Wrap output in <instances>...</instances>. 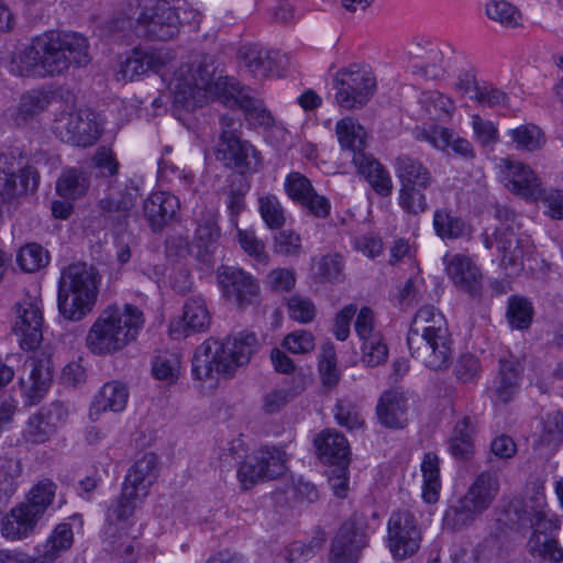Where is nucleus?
Returning a JSON list of instances; mask_svg holds the SVG:
<instances>
[{"label": "nucleus", "mask_w": 563, "mask_h": 563, "mask_svg": "<svg viewBox=\"0 0 563 563\" xmlns=\"http://www.w3.org/2000/svg\"><path fill=\"white\" fill-rule=\"evenodd\" d=\"M216 67L211 57L201 56L191 63L180 65L174 73L168 88L174 102L186 110L201 107L208 99L218 98L225 106L244 111L250 125L268 129L274 125L272 113L258 99L233 78L214 77Z\"/></svg>", "instance_id": "1"}, {"label": "nucleus", "mask_w": 563, "mask_h": 563, "mask_svg": "<svg viewBox=\"0 0 563 563\" xmlns=\"http://www.w3.org/2000/svg\"><path fill=\"white\" fill-rule=\"evenodd\" d=\"M88 40L77 32L51 30L13 53L8 70L22 78L44 79L65 74L71 65L89 64Z\"/></svg>", "instance_id": "2"}, {"label": "nucleus", "mask_w": 563, "mask_h": 563, "mask_svg": "<svg viewBox=\"0 0 563 563\" xmlns=\"http://www.w3.org/2000/svg\"><path fill=\"white\" fill-rule=\"evenodd\" d=\"M258 347L254 332L241 331L223 341L210 338L196 347L191 374L200 382L216 377L232 378L240 367L250 363Z\"/></svg>", "instance_id": "3"}, {"label": "nucleus", "mask_w": 563, "mask_h": 563, "mask_svg": "<svg viewBox=\"0 0 563 563\" xmlns=\"http://www.w3.org/2000/svg\"><path fill=\"white\" fill-rule=\"evenodd\" d=\"M452 344L444 316L433 306L421 307L407 333L411 356L432 371H443L452 363Z\"/></svg>", "instance_id": "4"}, {"label": "nucleus", "mask_w": 563, "mask_h": 563, "mask_svg": "<svg viewBox=\"0 0 563 563\" xmlns=\"http://www.w3.org/2000/svg\"><path fill=\"white\" fill-rule=\"evenodd\" d=\"M144 323L143 312L135 306H108L90 327L86 346L96 355H110L132 342Z\"/></svg>", "instance_id": "5"}, {"label": "nucleus", "mask_w": 563, "mask_h": 563, "mask_svg": "<svg viewBox=\"0 0 563 563\" xmlns=\"http://www.w3.org/2000/svg\"><path fill=\"white\" fill-rule=\"evenodd\" d=\"M100 282L98 271L86 263H74L65 267L58 280L59 314L71 322L84 320L96 306Z\"/></svg>", "instance_id": "6"}, {"label": "nucleus", "mask_w": 563, "mask_h": 563, "mask_svg": "<svg viewBox=\"0 0 563 563\" xmlns=\"http://www.w3.org/2000/svg\"><path fill=\"white\" fill-rule=\"evenodd\" d=\"M221 132L214 146V156L225 168L241 175L255 173L262 165L261 153L247 140L240 135L239 120L232 115L220 117Z\"/></svg>", "instance_id": "7"}, {"label": "nucleus", "mask_w": 563, "mask_h": 563, "mask_svg": "<svg viewBox=\"0 0 563 563\" xmlns=\"http://www.w3.org/2000/svg\"><path fill=\"white\" fill-rule=\"evenodd\" d=\"M376 77L367 67L353 65L339 70L334 77L335 101L352 110L363 108L376 90Z\"/></svg>", "instance_id": "8"}, {"label": "nucleus", "mask_w": 563, "mask_h": 563, "mask_svg": "<svg viewBox=\"0 0 563 563\" xmlns=\"http://www.w3.org/2000/svg\"><path fill=\"white\" fill-rule=\"evenodd\" d=\"M185 15L197 16L192 9L185 7L173 8L166 1H157L152 7H145L137 18V22L145 29V36L150 40L169 41L176 37L179 29L189 21Z\"/></svg>", "instance_id": "9"}, {"label": "nucleus", "mask_w": 563, "mask_h": 563, "mask_svg": "<svg viewBox=\"0 0 563 563\" xmlns=\"http://www.w3.org/2000/svg\"><path fill=\"white\" fill-rule=\"evenodd\" d=\"M54 131L63 142L88 147L99 140L102 126L95 112L81 109L76 112H62L55 121Z\"/></svg>", "instance_id": "10"}, {"label": "nucleus", "mask_w": 563, "mask_h": 563, "mask_svg": "<svg viewBox=\"0 0 563 563\" xmlns=\"http://www.w3.org/2000/svg\"><path fill=\"white\" fill-rule=\"evenodd\" d=\"M217 282L222 296L239 309L244 310L258 301L256 278L239 267L221 265L217 269Z\"/></svg>", "instance_id": "11"}, {"label": "nucleus", "mask_w": 563, "mask_h": 563, "mask_svg": "<svg viewBox=\"0 0 563 563\" xmlns=\"http://www.w3.org/2000/svg\"><path fill=\"white\" fill-rule=\"evenodd\" d=\"M421 534L415 516L408 511H395L387 525V543L395 559L404 560L420 548Z\"/></svg>", "instance_id": "12"}, {"label": "nucleus", "mask_w": 563, "mask_h": 563, "mask_svg": "<svg viewBox=\"0 0 563 563\" xmlns=\"http://www.w3.org/2000/svg\"><path fill=\"white\" fill-rule=\"evenodd\" d=\"M368 545L364 520L354 515L343 522L331 544L332 563H355Z\"/></svg>", "instance_id": "13"}, {"label": "nucleus", "mask_w": 563, "mask_h": 563, "mask_svg": "<svg viewBox=\"0 0 563 563\" xmlns=\"http://www.w3.org/2000/svg\"><path fill=\"white\" fill-rule=\"evenodd\" d=\"M481 240L487 250L496 245L503 254L501 264L507 267H520L526 256L532 253V241L527 235H519L515 231L503 232L501 228H496L493 233L484 231Z\"/></svg>", "instance_id": "14"}, {"label": "nucleus", "mask_w": 563, "mask_h": 563, "mask_svg": "<svg viewBox=\"0 0 563 563\" xmlns=\"http://www.w3.org/2000/svg\"><path fill=\"white\" fill-rule=\"evenodd\" d=\"M43 311L40 301L26 298L16 306L14 333L20 338V346L26 351L35 350L43 339Z\"/></svg>", "instance_id": "15"}, {"label": "nucleus", "mask_w": 563, "mask_h": 563, "mask_svg": "<svg viewBox=\"0 0 563 563\" xmlns=\"http://www.w3.org/2000/svg\"><path fill=\"white\" fill-rule=\"evenodd\" d=\"M239 58L247 71L258 79L280 75L287 65V58L278 51L268 49L260 44L243 45Z\"/></svg>", "instance_id": "16"}, {"label": "nucleus", "mask_w": 563, "mask_h": 563, "mask_svg": "<svg viewBox=\"0 0 563 563\" xmlns=\"http://www.w3.org/2000/svg\"><path fill=\"white\" fill-rule=\"evenodd\" d=\"M66 418L67 410L59 401L42 407L30 416L22 433L23 439L32 444H42L56 433L57 429L65 423Z\"/></svg>", "instance_id": "17"}, {"label": "nucleus", "mask_w": 563, "mask_h": 563, "mask_svg": "<svg viewBox=\"0 0 563 563\" xmlns=\"http://www.w3.org/2000/svg\"><path fill=\"white\" fill-rule=\"evenodd\" d=\"M24 371L29 372L27 378H20V384L29 406L37 405L46 395L53 374L51 360L44 353L29 356L24 362Z\"/></svg>", "instance_id": "18"}, {"label": "nucleus", "mask_w": 563, "mask_h": 563, "mask_svg": "<svg viewBox=\"0 0 563 563\" xmlns=\"http://www.w3.org/2000/svg\"><path fill=\"white\" fill-rule=\"evenodd\" d=\"M523 367L514 356L498 360L496 376L489 387V398L494 406H505L514 400L520 387Z\"/></svg>", "instance_id": "19"}, {"label": "nucleus", "mask_w": 563, "mask_h": 563, "mask_svg": "<svg viewBox=\"0 0 563 563\" xmlns=\"http://www.w3.org/2000/svg\"><path fill=\"white\" fill-rule=\"evenodd\" d=\"M174 57V53L169 49L145 51L134 48L125 60L121 63L119 75L123 79L132 81L148 70L159 71Z\"/></svg>", "instance_id": "20"}, {"label": "nucleus", "mask_w": 563, "mask_h": 563, "mask_svg": "<svg viewBox=\"0 0 563 563\" xmlns=\"http://www.w3.org/2000/svg\"><path fill=\"white\" fill-rule=\"evenodd\" d=\"M505 186L514 194L531 201L541 197L542 183L536 173L521 162L504 159Z\"/></svg>", "instance_id": "21"}, {"label": "nucleus", "mask_w": 563, "mask_h": 563, "mask_svg": "<svg viewBox=\"0 0 563 563\" xmlns=\"http://www.w3.org/2000/svg\"><path fill=\"white\" fill-rule=\"evenodd\" d=\"M179 209V199L168 191L153 192L143 203L144 217L153 232H161L174 221Z\"/></svg>", "instance_id": "22"}, {"label": "nucleus", "mask_w": 563, "mask_h": 563, "mask_svg": "<svg viewBox=\"0 0 563 563\" xmlns=\"http://www.w3.org/2000/svg\"><path fill=\"white\" fill-rule=\"evenodd\" d=\"M40 175L35 168H25L21 174L4 175L0 184V216L16 205L29 192L36 191Z\"/></svg>", "instance_id": "23"}, {"label": "nucleus", "mask_w": 563, "mask_h": 563, "mask_svg": "<svg viewBox=\"0 0 563 563\" xmlns=\"http://www.w3.org/2000/svg\"><path fill=\"white\" fill-rule=\"evenodd\" d=\"M449 278L461 290L476 297L482 291V274L475 263L465 255L455 254L450 260L444 257Z\"/></svg>", "instance_id": "24"}, {"label": "nucleus", "mask_w": 563, "mask_h": 563, "mask_svg": "<svg viewBox=\"0 0 563 563\" xmlns=\"http://www.w3.org/2000/svg\"><path fill=\"white\" fill-rule=\"evenodd\" d=\"M393 167L400 186L430 188L434 181L430 168L411 154L401 153L396 156Z\"/></svg>", "instance_id": "25"}, {"label": "nucleus", "mask_w": 563, "mask_h": 563, "mask_svg": "<svg viewBox=\"0 0 563 563\" xmlns=\"http://www.w3.org/2000/svg\"><path fill=\"white\" fill-rule=\"evenodd\" d=\"M41 520L20 503L1 520L0 533L9 542H16L33 536Z\"/></svg>", "instance_id": "26"}, {"label": "nucleus", "mask_w": 563, "mask_h": 563, "mask_svg": "<svg viewBox=\"0 0 563 563\" xmlns=\"http://www.w3.org/2000/svg\"><path fill=\"white\" fill-rule=\"evenodd\" d=\"M74 544L73 527L68 522H60L54 527L46 540L36 547L35 563H55L67 553Z\"/></svg>", "instance_id": "27"}, {"label": "nucleus", "mask_w": 563, "mask_h": 563, "mask_svg": "<svg viewBox=\"0 0 563 563\" xmlns=\"http://www.w3.org/2000/svg\"><path fill=\"white\" fill-rule=\"evenodd\" d=\"M158 459L154 453H145L128 470L123 486L146 498L157 477Z\"/></svg>", "instance_id": "28"}, {"label": "nucleus", "mask_w": 563, "mask_h": 563, "mask_svg": "<svg viewBox=\"0 0 563 563\" xmlns=\"http://www.w3.org/2000/svg\"><path fill=\"white\" fill-rule=\"evenodd\" d=\"M338 142L344 152L352 154V163L358 162L357 157L364 158L366 153L367 132L358 121L351 117L339 120L335 124Z\"/></svg>", "instance_id": "29"}, {"label": "nucleus", "mask_w": 563, "mask_h": 563, "mask_svg": "<svg viewBox=\"0 0 563 563\" xmlns=\"http://www.w3.org/2000/svg\"><path fill=\"white\" fill-rule=\"evenodd\" d=\"M543 492L537 489L528 498L515 497L505 508V515L509 523L520 527H530L534 519L547 507Z\"/></svg>", "instance_id": "30"}, {"label": "nucleus", "mask_w": 563, "mask_h": 563, "mask_svg": "<svg viewBox=\"0 0 563 563\" xmlns=\"http://www.w3.org/2000/svg\"><path fill=\"white\" fill-rule=\"evenodd\" d=\"M412 56L416 62L411 65L412 73L426 79H439L445 74L446 65L442 51L437 44L426 42L417 44Z\"/></svg>", "instance_id": "31"}, {"label": "nucleus", "mask_w": 563, "mask_h": 563, "mask_svg": "<svg viewBox=\"0 0 563 563\" xmlns=\"http://www.w3.org/2000/svg\"><path fill=\"white\" fill-rule=\"evenodd\" d=\"M498 492V477L493 473L482 472L471 484L463 499L481 515L490 507Z\"/></svg>", "instance_id": "32"}, {"label": "nucleus", "mask_w": 563, "mask_h": 563, "mask_svg": "<svg viewBox=\"0 0 563 563\" xmlns=\"http://www.w3.org/2000/svg\"><path fill=\"white\" fill-rule=\"evenodd\" d=\"M407 399L401 393L387 390L380 396L376 412L383 426L399 429L407 423Z\"/></svg>", "instance_id": "33"}, {"label": "nucleus", "mask_w": 563, "mask_h": 563, "mask_svg": "<svg viewBox=\"0 0 563 563\" xmlns=\"http://www.w3.org/2000/svg\"><path fill=\"white\" fill-rule=\"evenodd\" d=\"M354 164L357 173L369 184L372 189L382 197H389L393 194V179L388 169L372 154L364 158L357 157Z\"/></svg>", "instance_id": "34"}, {"label": "nucleus", "mask_w": 563, "mask_h": 563, "mask_svg": "<svg viewBox=\"0 0 563 563\" xmlns=\"http://www.w3.org/2000/svg\"><path fill=\"white\" fill-rule=\"evenodd\" d=\"M321 461L331 465L349 464L350 445L345 437L336 431H323L314 439Z\"/></svg>", "instance_id": "35"}, {"label": "nucleus", "mask_w": 563, "mask_h": 563, "mask_svg": "<svg viewBox=\"0 0 563 563\" xmlns=\"http://www.w3.org/2000/svg\"><path fill=\"white\" fill-rule=\"evenodd\" d=\"M210 313L206 301L199 296L189 297L184 303L183 311V331H179L175 324H170L173 335L184 334L185 336L194 332H202L210 325Z\"/></svg>", "instance_id": "36"}, {"label": "nucleus", "mask_w": 563, "mask_h": 563, "mask_svg": "<svg viewBox=\"0 0 563 563\" xmlns=\"http://www.w3.org/2000/svg\"><path fill=\"white\" fill-rule=\"evenodd\" d=\"M475 424L471 417L465 416L459 420L448 441V450L457 461H470L474 456Z\"/></svg>", "instance_id": "37"}, {"label": "nucleus", "mask_w": 563, "mask_h": 563, "mask_svg": "<svg viewBox=\"0 0 563 563\" xmlns=\"http://www.w3.org/2000/svg\"><path fill=\"white\" fill-rule=\"evenodd\" d=\"M56 490L57 485L52 479L44 478L30 489L21 504L42 520L55 499Z\"/></svg>", "instance_id": "38"}, {"label": "nucleus", "mask_w": 563, "mask_h": 563, "mask_svg": "<svg viewBox=\"0 0 563 563\" xmlns=\"http://www.w3.org/2000/svg\"><path fill=\"white\" fill-rule=\"evenodd\" d=\"M221 236L218 225V217L211 210H203L197 218V228L195 230V241L199 249H203L207 254L216 251Z\"/></svg>", "instance_id": "39"}, {"label": "nucleus", "mask_w": 563, "mask_h": 563, "mask_svg": "<svg viewBox=\"0 0 563 563\" xmlns=\"http://www.w3.org/2000/svg\"><path fill=\"white\" fill-rule=\"evenodd\" d=\"M89 188L87 174L76 167L63 169L56 181L57 194L66 199H78L86 195Z\"/></svg>", "instance_id": "40"}, {"label": "nucleus", "mask_w": 563, "mask_h": 563, "mask_svg": "<svg viewBox=\"0 0 563 563\" xmlns=\"http://www.w3.org/2000/svg\"><path fill=\"white\" fill-rule=\"evenodd\" d=\"M429 142L437 148H445L450 146L452 151L464 157L474 158L475 151L472 143L456 135L452 130L443 126L434 128L428 135Z\"/></svg>", "instance_id": "41"}, {"label": "nucleus", "mask_w": 563, "mask_h": 563, "mask_svg": "<svg viewBox=\"0 0 563 563\" xmlns=\"http://www.w3.org/2000/svg\"><path fill=\"white\" fill-rule=\"evenodd\" d=\"M129 391L124 384L110 382L103 385L96 396L92 408L96 411H122L128 402Z\"/></svg>", "instance_id": "42"}, {"label": "nucleus", "mask_w": 563, "mask_h": 563, "mask_svg": "<svg viewBox=\"0 0 563 563\" xmlns=\"http://www.w3.org/2000/svg\"><path fill=\"white\" fill-rule=\"evenodd\" d=\"M421 472L423 477L422 497L431 504L435 503L441 488L440 481V460L434 452H427L421 462Z\"/></svg>", "instance_id": "43"}, {"label": "nucleus", "mask_w": 563, "mask_h": 563, "mask_svg": "<svg viewBox=\"0 0 563 563\" xmlns=\"http://www.w3.org/2000/svg\"><path fill=\"white\" fill-rule=\"evenodd\" d=\"M433 229L442 240H457L465 234L466 223L453 211L440 208L433 214Z\"/></svg>", "instance_id": "44"}, {"label": "nucleus", "mask_w": 563, "mask_h": 563, "mask_svg": "<svg viewBox=\"0 0 563 563\" xmlns=\"http://www.w3.org/2000/svg\"><path fill=\"white\" fill-rule=\"evenodd\" d=\"M144 499V497H139L137 493L122 485L121 494L107 510V520L110 523L128 521Z\"/></svg>", "instance_id": "45"}, {"label": "nucleus", "mask_w": 563, "mask_h": 563, "mask_svg": "<svg viewBox=\"0 0 563 563\" xmlns=\"http://www.w3.org/2000/svg\"><path fill=\"white\" fill-rule=\"evenodd\" d=\"M528 548L530 554L539 563H560L563 561V548L555 537L540 539L538 536H531L528 540Z\"/></svg>", "instance_id": "46"}, {"label": "nucleus", "mask_w": 563, "mask_h": 563, "mask_svg": "<svg viewBox=\"0 0 563 563\" xmlns=\"http://www.w3.org/2000/svg\"><path fill=\"white\" fill-rule=\"evenodd\" d=\"M479 515L467 504L463 497L452 503L444 512L443 528L450 531H460L468 527Z\"/></svg>", "instance_id": "47"}, {"label": "nucleus", "mask_w": 563, "mask_h": 563, "mask_svg": "<svg viewBox=\"0 0 563 563\" xmlns=\"http://www.w3.org/2000/svg\"><path fill=\"white\" fill-rule=\"evenodd\" d=\"M507 134L517 150L534 152L540 150L545 143L544 133L538 125L532 123L510 129Z\"/></svg>", "instance_id": "48"}, {"label": "nucleus", "mask_w": 563, "mask_h": 563, "mask_svg": "<svg viewBox=\"0 0 563 563\" xmlns=\"http://www.w3.org/2000/svg\"><path fill=\"white\" fill-rule=\"evenodd\" d=\"M139 197V189L136 187H125L117 195H109L100 199L98 206L103 212L120 213V217L126 219Z\"/></svg>", "instance_id": "49"}, {"label": "nucleus", "mask_w": 563, "mask_h": 563, "mask_svg": "<svg viewBox=\"0 0 563 563\" xmlns=\"http://www.w3.org/2000/svg\"><path fill=\"white\" fill-rule=\"evenodd\" d=\"M419 103L423 107L426 112L435 120L451 117L455 110L454 101L437 90L423 91L420 95Z\"/></svg>", "instance_id": "50"}, {"label": "nucleus", "mask_w": 563, "mask_h": 563, "mask_svg": "<svg viewBox=\"0 0 563 563\" xmlns=\"http://www.w3.org/2000/svg\"><path fill=\"white\" fill-rule=\"evenodd\" d=\"M47 106L46 98L40 92H26L21 96L19 106L11 114L15 124H25L29 120L41 113Z\"/></svg>", "instance_id": "51"}, {"label": "nucleus", "mask_w": 563, "mask_h": 563, "mask_svg": "<svg viewBox=\"0 0 563 563\" xmlns=\"http://www.w3.org/2000/svg\"><path fill=\"white\" fill-rule=\"evenodd\" d=\"M422 187L400 186L398 190V205L408 214L419 216L429 209V203Z\"/></svg>", "instance_id": "52"}, {"label": "nucleus", "mask_w": 563, "mask_h": 563, "mask_svg": "<svg viewBox=\"0 0 563 563\" xmlns=\"http://www.w3.org/2000/svg\"><path fill=\"white\" fill-rule=\"evenodd\" d=\"M506 317L511 328L528 329L533 317L532 303L523 297L511 296L508 299Z\"/></svg>", "instance_id": "53"}, {"label": "nucleus", "mask_w": 563, "mask_h": 563, "mask_svg": "<svg viewBox=\"0 0 563 563\" xmlns=\"http://www.w3.org/2000/svg\"><path fill=\"white\" fill-rule=\"evenodd\" d=\"M256 456L264 468L267 479H274L286 471V452L276 446H263Z\"/></svg>", "instance_id": "54"}, {"label": "nucleus", "mask_w": 563, "mask_h": 563, "mask_svg": "<svg viewBox=\"0 0 563 563\" xmlns=\"http://www.w3.org/2000/svg\"><path fill=\"white\" fill-rule=\"evenodd\" d=\"M16 262L23 272L34 273L48 264L49 255L40 244L30 243L20 249Z\"/></svg>", "instance_id": "55"}, {"label": "nucleus", "mask_w": 563, "mask_h": 563, "mask_svg": "<svg viewBox=\"0 0 563 563\" xmlns=\"http://www.w3.org/2000/svg\"><path fill=\"white\" fill-rule=\"evenodd\" d=\"M324 541V532L318 530L308 541L290 543L286 548V559L291 563L307 561L322 548Z\"/></svg>", "instance_id": "56"}, {"label": "nucleus", "mask_w": 563, "mask_h": 563, "mask_svg": "<svg viewBox=\"0 0 563 563\" xmlns=\"http://www.w3.org/2000/svg\"><path fill=\"white\" fill-rule=\"evenodd\" d=\"M258 210L265 224L272 230L280 229L286 222L285 210L274 195L260 197Z\"/></svg>", "instance_id": "57"}, {"label": "nucleus", "mask_w": 563, "mask_h": 563, "mask_svg": "<svg viewBox=\"0 0 563 563\" xmlns=\"http://www.w3.org/2000/svg\"><path fill=\"white\" fill-rule=\"evenodd\" d=\"M486 15L488 19L507 27L517 26L521 19V14L517 8L505 0L489 1L486 4Z\"/></svg>", "instance_id": "58"}, {"label": "nucleus", "mask_w": 563, "mask_h": 563, "mask_svg": "<svg viewBox=\"0 0 563 563\" xmlns=\"http://www.w3.org/2000/svg\"><path fill=\"white\" fill-rule=\"evenodd\" d=\"M180 371V357L177 353L163 352L155 356L152 372L156 379L174 382Z\"/></svg>", "instance_id": "59"}, {"label": "nucleus", "mask_w": 563, "mask_h": 563, "mask_svg": "<svg viewBox=\"0 0 563 563\" xmlns=\"http://www.w3.org/2000/svg\"><path fill=\"white\" fill-rule=\"evenodd\" d=\"M318 367L323 385L328 387H334L338 385L340 374L336 368L334 345L331 342L323 344Z\"/></svg>", "instance_id": "60"}, {"label": "nucleus", "mask_w": 563, "mask_h": 563, "mask_svg": "<svg viewBox=\"0 0 563 563\" xmlns=\"http://www.w3.org/2000/svg\"><path fill=\"white\" fill-rule=\"evenodd\" d=\"M334 418L338 424L349 430L358 429L363 426V418L358 408L350 399L338 400L334 408Z\"/></svg>", "instance_id": "61"}, {"label": "nucleus", "mask_w": 563, "mask_h": 563, "mask_svg": "<svg viewBox=\"0 0 563 563\" xmlns=\"http://www.w3.org/2000/svg\"><path fill=\"white\" fill-rule=\"evenodd\" d=\"M472 129L474 140L484 147L493 146L499 140L496 124L482 118L479 114L472 115Z\"/></svg>", "instance_id": "62"}, {"label": "nucleus", "mask_w": 563, "mask_h": 563, "mask_svg": "<svg viewBox=\"0 0 563 563\" xmlns=\"http://www.w3.org/2000/svg\"><path fill=\"white\" fill-rule=\"evenodd\" d=\"M274 252L288 257L302 253L301 238L292 230H282L274 236Z\"/></svg>", "instance_id": "63"}, {"label": "nucleus", "mask_w": 563, "mask_h": 563, "mask_svg": "<svg viewBox=\"0 0 563 563\" xmlns=\"http://www.w3.org/2000/svg\"><path fill=\"white\" fill-rule=\"evenodd\" d=\"M363 362L367 366H378L383 364L388 356L387 345L384 343L380 334H375L371 339L363 341Z\"/></svg>", "instance_id": "64"}]
</instances>
